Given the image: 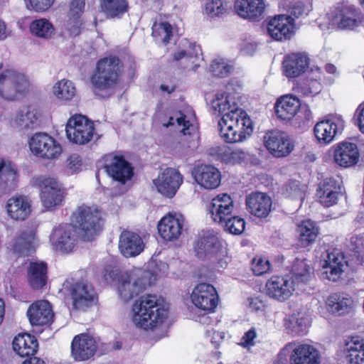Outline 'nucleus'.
<instances>
[{"mask_svg":"<svg viewBox=\"0 0 364 364\" xmlns=\"http://www.w3.org/2000/svg\"><path fill=\"white\" fill-rule=\"evenodd\" d=\"M123 73L124 64L118 56L99 59L90 77L94 93L101 98L109 97L120 83Z\"/></svg>","mask_w":364,"mask_h":364,"instance_id":"obj_1","label":"nucleus"},{"mask_svg":"<svg viewBox=\"0 0 364 364\" xmlns=\"http://www.w3.org/2000/svg\"><path fill=\"white\" fill-rule=\"evenodd\" d=\"M242 85L237 80L229 82V143L240 142L246 139L253 132L252 122L245 111L239 107L241 100Z\"/></svg>","mask_w":364,"mask_h":364,"instance_id":"obj_2","label":"nucleus"},{"mask_svg":"<svg viewBox=\"0 0 364 364\" xmlns=\"http://www.w3.org/2000/svg\"><path fill=\"white\" fill-rule=\"evenodd\" d=\"M132 311L133 322L144 330H153L160 326L168 316V308L154 294L139 297L134 303Z\"/></svg>","mask_w":364,"mask_h":364,"instance_id":"obj_3","label":"nucleus"},{"mask_svg":"<svg viewBox=\"0 0 364 364\" xmlns=\"http://www.w3.org/2000/svg\"><path fill=\"white\" fill-rule=\"evenodd\" d=\"M71 223L79 231L81 240L89 242L102 230L105 220L97 206L82 204L72 213Z\"/></svg>","mask_w":364,"mask_h":364,"instance_id":"obj_4","label":"nucleus"},{"mask_svg":"<svg viewBox=\"0 0 364 364\" xmlns=\"http://www.w3.org/2000/svg\"><path fill=\"white\" fill-rule=\"evenodd\" d=\"M66 136L73 144L85 145L90 143L95 133L93 122L82 114L70 117L65 127Z\"/></svg>","mask_w":364,"mask_h":364,"instance_id":"obj_5","label":"nucleus"},{"mask_svg":"<svg viewBox=\"0 0 364 364\" xmlns=\"http://www.w3.org/2000/svg\"><path fill=\"white\" fill-rule=\"evenodd\" d=\"M36 184L40 189V198L43 206L53 210L62 205L65 190L56 178L41 176L36 178Z\"/></svg>","mask_w":364,"mask_h":364,"instance_id":"obj_6","label":"nucleus"},{"mask_svg":"<svg viewBox=\"0 0 364 364\" xmlns=\"http://www.w3.org/2000/svg\"><path fill=\"white\" fill-rule=\"evenodd\" d=\"M73 310L86 311L98 301L97 293L87 281L80 280L71 284L68 289Z\"/></svg>","mask_w":364,"mask_h":364,"instance_id":"obj_7","label":"nucleus"},{"mask_svg":"<svg viewBox=\"0 0 364 364\" xmlns=\"http://www.w3.org/2000/svg\"><path fill=\"white\" fill-rule=\"evenodd\" d=\"M102 159L103 168L112 180L125 184L133 177L134 167L122 154L111 152L105 154Z\"/></svg>","mask_w":364,"mask_h":364,"instance_id":"obj_8","label":"nucleus"},{"mask_svg":"<svg viewBox=\"0 0 364 364\" xmlns=\"http://www.w3.org/2000/svg\"><path fill=\"white\" fill-rule=\"evenodd\" d=\"M28 81L23 75L13 70L0 73V97L13 101L18 99L28 90Z\"/></svg>","mask_w":364,"mask_h":364,"instance_id":"obj_9","label":"nucleus"},{"mask_svg":"<svg viewBox=\"0 0 364 364\" xmlns=\"http://www.w3.org/2000/svg\"><path fill=\"white\" fill-rule=\"evenodd\" d=\"M193 246L196 257L201 260L216 257L223 250L222 240L213 230L199 232Z\"/></svg>","mask_w":364,"mask_h":364,"instance_id":"obj_10","label":"nucleus"},{"mask_svg":"<svg viewBox=\"0 0 364 364\" xmlns=\"http://www.w3.org/2000/svg\"><path fill=\"white\" fill-rule=\"evenodd\" d=\"M28 144L31 152L42 159H56L62 152L60 144L45 132L36 133L30 139Z\"/></svg>","mask_w":364,"mask_h":364,"instance_id":"obj_11","label":"nucleus"},{"mask_svg":"<svg viewBox=\"0 0 364 364\" xmlns=\"http://www.w3.org/2000/svg\"><path fill=\"white\" fill-rule=\"evenodd\" d=\"M343 128L344 121L342 117L330 114L315 124L314 134L318 144L327 145L342 132Z\"/></svg>","mask_w":364,"mask_h":364,"instance_id":"obj_12","label":"nucleus"},{"mask_svg":"<svg viewBox=\"0 0 364 364\" xmlns=\"http://www.w3.org/2000/svg\"><path fill=\"white\" fill-rule=\"evenodd\" d=\"M79 239V231L70 223L61 224L53 230L51 240L56 250L63 253H70L76 247Z\"/></svg>","mask_w":364,"mask_h":364,"instance_id":"obj_13","label":"nucleus"},{"mask_svg":"<svg viewBox=\"0 0 364 364\" xmlns=\"http://www.w3.org/2000/svg\"><path fill=\"white\" fill-rule=\"evenodd\" d=\"M191 299L196 308L207 313L213 312L219 303L216 289L205 282L199 283L194 287Z\"/></svg>","mask_w":364,"mask_h":364,"instance_id":"obj_14","label":"nucleus"},{"mask_svg":"<svg viewBox=\"0 0 364 364\" xmlns=\"http://www.w3.org/2000/svg\"><path fill=\"white\" fill-rule=\"evenodd\" d=\"M264 144L269 153L277 158L287 156L294 147L289 136L277 129L269 131L265 134Z\"/></svg>","mask_w":364,"mask_h":364,"instance_id":"obj_15","label":"nucleus"},{"mask_svg":"<svg viewBox=\"0 0 364 364\" xmlns=\"http://www.w3.org/2000/svg\"><path fill=\"white\" fill-rule=\"evenodd\" d=\"M32 326L50 327L55 320V313L51 304L45 299L33 301L26 311Z\"/></svg>","mask_w":364,"mask_h":364,"instance_id":"obj_16","label":"nucleus"},{"mask_svg":"<svg viewBox=\"0 0 364 364\" xmlns=\"http://www.w3.org/2000/svg\"><path fill=\"white\" fill-rule=\"evenodd\" d=\"M291 351V364H321L319 351L313 346L306 343H289L282 349L281 354Z\"/></svg>","mask_w":364,"mask_h":364,"instance_id":"obj_17","label":"nucleus"},{"mask_svg":"<svg viewBox=\"0 0 364 364\" xmlns=\"http://www.w3.org/2000/svg\"><path fill=\"white\" fill-rule=\"evenodd\" d=\"M183 177L178 170L173 168H166L154 180V183L159 193L163 196L172 198L175 196L180 186L183 183Z\"/></svg>","mask_w":364,"mask_h":364,"instance_id":"obj_18","label":"nucleus"},{"mask_svg":"<svg viewBox=\"0 0 364 364\" xmlns=\"http://www.w3.org/2000/svg\"><path fill=\"white\" fill-rule=\"evenodd\" d=\"M185 219L181 214L168 213L159 221L157 229L161 237L167 242H174L182 235Z\"/></svg>","mask_w":364,"mask_h":364,"instance_id":"obj_19","label":"nucleus"},{"mask_svg":"<svg viewBox=\"0 0 364 364\" xmlns=\"http://www.w3.org/2000/svg\"><path fill=\"white\" fill-rule=\"evenodd\" d=\"M292 276L297 290L301 292L310 293L309 291L314 288V274L312 267L307 263L305 259L296 258L291 268Z\"/></svg>","mask_w":364,"mask_h":364,"instance_id":"obj_20","label":"nucleus"},{"mask_svg":"<svg viewBox=\"0 0 364 364\" xmlns=\"http://www.w3.org/2000/svg\"><path fill=\"white\" fill-rule=\"evenodd\" d=\"M97 350L95 339L88 333H80L71 342V356L75 361H86L94 357Z\"/></svg>","mask_w":364,"mask_h":364,"instance_id":"obj_21","label":"nucleus"},{"mask_svg":"<svg viewBox=\"0 0 364 364\" xmlns=\"http://www.w3.org/2000/svg\"><path fill=\"white\" fill-rule=\"evenodd\" d=\"M296 289L294 281L289 275L273 276L266 283L267 294L280 301L288 299Z\"/></svg>","mask_w":364,"mask_h":364,"instance_id":"obj_22","label":"nucleus"},{"mask_svg":"<svg viewBox=\"0 0 364 364\" xmlns=\"http://www.w3.org/2000/svg\"><path fill=\"white\" fill-rule=\"evenodd\" d=\"M192 176L202 188L208 190L217 188L221 183L220 171L212 165L198 164L193 167Z\"/></svg>","mask_w":364,"mask_h":364,"instance_id":"obj_23","label":"nucleus"},{"mask_svg":"<svg viewBox=\"0 0 364 364\" xmlns=\"http://www.w3.org/2000/svg\"><path fill=\"white\" fill-rule=\"evenodd\" d=\"M267 30L268 35L275 41L288 40L294 32V20L287 15H279L269 21Z\"/></svg>","mask_w":364,"mask_h":364,"instance_id":"obj_24","label":"nucleus"},{"mask_svg":"<svg viewBox=\"0 0 364 364\" xmlns=\"http://www.w3.org/2000/svg\"><path fill=\"white\" fill-rule=\"evenodd\" d=\"M347 265L342 253L337 250L328 252L322 264V277L323 279L336 282L341 278Z\"/></svg>","mask_w":364,"mask_h":364,"instance_id":"obj_25","label":"nucleus"},{"mask_svg":"<svg viewBox=\"0 0 364 364\" xmlns=\"http://www.w3.org/2000/svg\"><path fill=\"white\" fill-rule=\"evenodd\" d=\"M145 247V243L139 234L124 230L119 239V250L127 258L134 257L141 254Z\"/></svg>","mask_w":364,"mask_h":364,"instance_id":"obj_26","label":"nucleus"},{"mask_svg":"<svg viewBox=\"0 0 364 364\" xmlns=\"http://www.w3.org/2000/svg\"><path fill=\"white\" fill-rule=\"evenodd\" d=\"M335 163L344 168L355 166L360 157V153L356 144L343 141L333 146Z\"/></svg>","mask_w":364,"mask_h":364,"instance_id":"obj_27","label":"nucleus"},{"mask_svg":"<svg viewBox=\"0 0 364 364\" xmlns=\"http://www.w3.org/2000/svg\"><path fill=\"white\" fill-rule=\"evenodd\" d=\"M18 181V171L10 160L0 159V197L10 193L15 189Z\"/></svg>","mask_w":364,"mask_h":364,"instance_id":"obj_28","label":"nucleus"},{"mask_svg":"<svg viewBox=\"0 0 364 364\" xmlns=\"http://www.w3.org/2000/svg\"><path fill=\"white\" fill-rule=\"evenodd\" d=\"M234 9L243 18L259 21L263 18L265 4L263 0H236Z\"/></svg>","mask_w":364,"mask_h":364,"instance_id":"obj_29","label":"nucleus"},{"mask_svg":"<svg viewBox=\"0 0 364 364\" xmlns=\"http://www.w3.org/2000/svg\"><path fill=\"white\" fill-rule=\"evenodd\" d=\"M27 281L33 290L44 289L48 281V266L44 261H31L27 267Z\"/></svg>","mask_w":364,"mask_h":364,"instance_id":"obj_30","label":"nucleus"},{"mask_svg":"<svg viewBox=\"0 0 364 364\" xmlns=\"http://www.w3.org/2000/svg\"><path fill=\"white\" fill-rule=\"evenodd\" d=\"M8 216L16 221L27 219L31 213V205L28 199L22 195L10 198L6 203Z\"/></svg>","mask_w":364,"mask_h":364,"instance_id":"obj_31","label":"nucleus"},{"mask_svg":"<svg viewBox=\"0 0 364 364\" xmlns=\"http://www.w3.org/2000/svg\"><path fill=\"white\" fill-rule=\"evenodd\" d=\"M245 203L249 213L257 218H266L271 210L272 199L264 193H252L247 196Z\"/></svg>","mask_w":364,"mask_h":364,"instance_id":"obj_32","label":"nucleus"},{"mask_svg":"<svg viewBox=\"0 0 364 364\" xmlns=\"http://www.w3.org/2000/svg\"><path fill=\"white\" fill-rule=\"evenodd\" d=\"M340 193L341 186L333 178H327L321 181L316 191L319 202L325 207L336 204Z\"/></svg>","mask_w":364,"mask_h":364,"instance_id":"obj_33","label":"nucleus"},{"mask_svg":"<svg viewBox=\"0 0 364 364\" xmlns=\"http://www.w3.org/2000/svg\"><path fill=\"white\" fill-rule=\"evenodd\" d=\"M309 65V58L306 53H294L285 57L284 73L288 77H296L304 73Z\"/></svg>","mask_w":364,"mask_h":364,"instance_id":"obj_34","label":"nucleus"},{"mask_svg":"<svg viewBox=\"0 0 364 364\" xmlns=\"http://www.w3.org/2000/svg\"><path fill=\"white\" fill-rule=\"evenodd\" d=\"M85 0H71L67 14V28L70 36H78L84 23L82 14L85 11Z\"/></svg>","mask_w":364,"mask_h":364,"instance_id":"obj_35","label":"nucleus"},{"mask_svg":"<svg viewBox=\"0 0 364 364\" xmlns=\"http://www.w3.org/2000/svg\"><path fill=\"white\" fill-rule=\"evenodd\" d=\"M13 349L21 357L34 355L38 350L36 337L28 333H18L13 340Z\"/></svg>","mask_w":364,"mask_h":364,"instance_id":"obj_36","label":"nucleus"},{"mask_svg":"<svg viewBox=\"0 0 364 364\" xmlns=\"http://www.w3.org/2000/svg\"><path fill=\"white\" fill-rule=\"evenodd\" d=\"M328 311L335 315L342 316L350 313L353 307L352 297L345 293H335L326 301Z\"/></svg>","mask_w":364,"mask_h":364,"instance_id":"obj_37","label":"nucleus"},{"mask_svg":"<svg viewBox=\"0 0 364 364\" xmlns=\"http://www.w3.org/2000/svg\"><path fill=\"white\" fill-rule=\"evenodd\" d=\"M143 290V287L139 282V279H134L129 273L125 272L120 277L118 284V291L120 297L128 301L136 296Z\"/></svg>","mask_w":364,"mask_h":364,"instance_id":"obj_38","label":"nucleus"},{"mask_svg":"<svg viewBox=\"0 0 364 364\" xmlns=\"http://www.w3.org/2000/svg\"><path fill=\"white\" fill-rule=\"evenodd\" d=\"M300 106V101L296 97L285 95L276 102L275 112L279 118L289 120L295 116Z\"/></svg>","mask_w":364,"mask_h":364,"instance_id":"obj_39","label":"nucleus"},{"mask_svg":"<svg viewBox=\"0 0 364 364\" xmlns=\"http://www.w3.org/2000/svg\"><path fill=\"white\" fill-rule=\"evenodd\" d=\"M211 205L213 220L228 231V193L218 194L213 198Z\"/></svg>","mask_w":364,"mask_h":364,"instance_id":"obj_40","label":"nucleus"},{"mask_svg":"<svg viewBox=\"0 0 364 364\" xmlns=\"http://www.w3.org/2000/svg\"><path fill=\"white\" fill-rule=\"evenodd\" d=\"M332 21L341 29L353 28L359 23L358 13L353 6H343L338 9Z\"/></svg>","mask_w":364,"mask_h":364,"instance_id":"obj_41","label":"nucleus"},{"mask_svg":"<svg viewBox=\"0 0 364 364\" xmlns=\"http://www.w3.org/2000/svg\"><path fill=\"white\" fill-rule=\"evenodd\" d=\"M211 105L215 114L218 112V116H221L220 119L218 121V129L221 137L224 139L225 142H228V133L223 132V127L228 122V119L225 118L228 117V93L226 92H218L212 100Z\"/></svg>","mask_w":364,"mask_h":364,"instance_id":"obj_42","label":"nucleus"},{"mask_svg":"<svg viewBox=\"0 0 364 364\" xmlns=\"http://www.w3.org/2000/svg\"><path fill=\"white\" fill-rule=\"evenodd\" d=\"M100 7L108 18H121L129 9L128 0H100Z\"/></svg>","mask_w":364,"mask_h":364,"instance_id":"obj_43","label":"nucleus"},{"mask_svg":"<svg viewBox=\"0 0 364 364\" xmlns=\"http://www.w3.org/2000/svg\"><path fill=\"white\" fill-rule=\"evenodd\" d=\"M309 318L304 312H294L284 321V326L293 336H301L307 332Z\"/></svg>","mask_w":364,"mask_h":364,"instance_id":"obj_44","label":"nucleus"},{"mask_svg":"<svg viewBox=\"0 0 364 364\" xmlns=\"http://www.w3.org/2000/svg\"><path fill=\"white\" fill-rule=\"evenodd\" d=\"M33 240L34 234L31 231H21L13 240L12 248L19 255L28 256L34 251Z\"/></svg>","mask_w":364,"mask_h":364,"instance_id":"obj_45","label":"nucleus"},{"mask_svg":"<svg viewBox=\"0 0 364 364\" xmlns=\"http://www.w3.org/2000/svg\"><path fill=\"white\" fill-rule=\"evenodd\" d=\"M346 360L350 364L364 362V341L358 336L352 337L346 343Z\"/></svg>","mask_w":364,"mask_h":364,"instance_id":"obj_46","label":"nucleus"},{"mask_svg":"<svg viewBox=\"0 0 364 364\" xmlns=\"http://www.w3.org/2000/svg\"><path fill=\"white\" fill-rule=\"evenodd\" d=\"M297 232L301 245L306 247L316 241L319 230L314 222L306 220L298 225Z\"/></svg>","mask_w":364,"mask_h":364,"instance_id":"obj_47","label":"nucleus"},{"mask_svg":"<svg viewBox=\"0 0 364 364\" xmlns=\"http://www.w3.org/2000/svg\"><path fill=\"white\" fill-rule=\"evenodd\" d=\"M29 31L33 36L48 40L55 34V29L49 20L43 18L32 21L29 25Z\"/></svg>","mask_w":364,"mask_h":364,"instance_id":"obj_48","label":"nucleus"},{"mask_svg":"<svg viewBox=\"0 0 364 364\" xmlns=\"http://www.w3.org/2000/svg\"><path fill=\"white\" fill-rule=\"evenodd\" d=\"M151 36L156 42L168 45L173 36V27L168 21H155L151 27Z\"/></svg>","mask_w":364,"mask_h":364,"instance_id":"obj_49","label":"nucleus"},{"mask_svg":"<svg viewBox=\"0 0 364 364\" xmlns=\"http://www.w3.org/2000/svg\"><path fill=\"white\" fill-rule=\"evenodd\" d=\"M53 94L58 100L68 102L76 95V87L71 80L63 79L53 86Z\"/></svg>","mask_w":364,"mask_h":364,"instance_id":"obj_50","label":"nucleus"},{"mask_svg":"<svg viewBox=\"0 0 364 364\" xmlns=\"http://www.w3.org/2000/svg\"><path fill=\"white\" fill-rule=\"evenodd\" d=\"M38 118L37 109L31 105L21 109L16 116L17 124L25 128H32Z\"/></svg>","mask_w":364,"mask_h":364,"instance_id":"obj_51","label":"nucleus"},{"mask_svg":"<svg viewBox=\"0 0 364 364\" xmlns=\"http://www.w3.org/2000/svg\"><path fill=\"white\" fill-rule=\"evenodd\" d=\"M225 2L222 0H209L205 5V13L210 17H220L226 12Z\"/></svg>","mask_w":364,"mask_h":364,"instance_id":"obj_52","label":"nucleus"},{"mask_svg":"<svg viewBox=\"0 0 364 364\" xmlns=\"http://www.w3.org/2000/svg\"><path fill=\"white\" fill-rule=\"evenodd\" d=\"M120 270L113 261L107 262L104 265L102 277L107 283H110L116 280L119 281L121 275Z\"/></svg>","mask_w":364,"mask_h":364,"instance_id":"obj_53","label":"nucleus"},{"mask_svg":"<svg viewBox=\"0 0 364 364\" xmlns=\"http://www.w3.org/2000/svg\"><path fill=\"white\" fill-rule=\"evenodd\" d=\"M270 269L269 262L265 258L255 257L252 263V270L257 276L267 273Z\"/></svg>","mask_w":364,"mask_h":364,"instance_id":"obj_54","label":"nucleus"},{"mask_svg":"<svg viewBox=\"0 0 364 364\" xmlns=\"http://www.w3.org/2000/svg\"><path fill=\"white\" fill-rule=\"evenodd\" d=\"M210 71L215 77H223L228 73V63L224 60H213L210 67Z\"/></svg>","mask_w":364,"mask_h":364,"instance_id":"obj_55","label":"nucleus"},{"mask_svg":"<svg viewBox=\"0 0 364 364\" xmlns=\"http://www.w3.org/2000/svg\"><path fill=\"white\" fill-rule=\"evenodd\" d=\"M245 223L242 218L233 217L229 218V233L240 235L245 230Z\"/></svg>","mask_w":364,"mask_h":364,"instance_id":"obj_56","label":"nucleus"},{"mask_svg":"<svg viewBox=\"0 0 364 364\" xmlns=\"http://www.w3.org/2000/svg\"><path fill=\"white\" fill-rule=\"evenodd\" d=\"M350 245L352 250L358 254V258L361 257L363 259L361 254H364V235L352 236L350 238Z\"/></svg>","mask_w":364,"mask_h":364,"instance_id":"obj_57","label":"nucleus"},{"mask_svg":"<svg viewBox=\"0 0 364 364\" xmlns=\"http://www.w3.org/2000/svg\"><path fill=\"white\" fill-rule=\"evenodd\" d=\"M247 306L252 311H262L265 309L266 302L260 296H254L247 299Z\"/></svg>","mask_w":364,"mask_h":364,"instance_id":"obj_58","label":"nucleus"},{"mask_svg":"<svg viewBox=\"0 0 364 364\" xmlns=\"http://www.w3.org/2000/svg\"><path fill=\"white\" fill-rule=\"evenodd\" d=\"M287 191L290 197L295 199L302 200L304 197V193L300 188L299 183L297 181L289 182L287 186Z\"/></svg>","mask_w":364,"mask_h":364,"instance_id":"obj_59","label":"nucleus"},{"mask_svg":"<svg viewBox=\"0 0 364 364\" xmlns=\"http://www.w3.org/2000/svg\"><path fill=\"white\" fill-rule=\"evenodd\" d=\"M54 0H29L31 8L37 12L47 11L53 4Z\"/></svg>","mask_w":364,"mask_h":364,"instance_id":"obj_60","label":"nucleus"},{"mask_svg":"<svg viewBox=\"0 0 364 364\" xmlns=\"http://www.w3.org/2000/svg\"><path fill=\"white\" fill-rule=\"evenodd\" d=\"M82 165L81 157L77 154H73L67 159V166L73 172L78 171Z\"/></svg>","mask_w":364,"mask_h":364,"instance_id":"obj_61","label":"nucleus"},{"mask_svg":"<svg viewBox=\"0 0 364 364\" xmlns=\"http://www.w3.org/2000/svg\"><path fill=\"white\" fill-rule=\"evenodd\" d=\"M316 79L307 77L304 80L305 82H306V85H308V87L310 88L309 90L311 91L312 95L318 94L322 89V85L319 82L320 77L317 75H316Z\"/></svg>","mask_w":364,"mask_h":364,"instance_id":"obj_62","label":"nucleus"},{"mask_svg":"<svg viewBox=\"0 0 364 364\" xmlns=\"http://www.w3.org/2000/svg\"><path fill=\"white\" fill-rule=\"evenodd\" d=\"M256 332L254 328L250 329L242 336L241 344L245 347H249L254 345V340L256 338Z\"/></svg>","mask_w":364,"mask_h":364,"instance_id":"obj_63","label":"nucleus"},{"mask_svg":"<svg viewBox=\"0 0 364 364\" xmlns=\"http://www.w3.org/2000/svg\"><path fill=\"white\" fill-rule=\"evenodd\" d=\"M358 114V125L359 130L364 134V102L360 104L356 109Z\"/></svg>","mask_w":364,"mask_h":364,"instance_id":"obj_64","label":"nucleus"}]
</instances>
